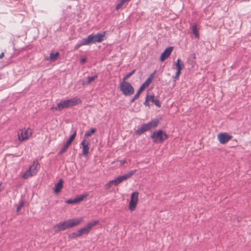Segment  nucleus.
<instances>
[{
  "label": "nucleus",
  "mask_w": 251,
  "mask_h": 251,
  "mask_svg": "<svg viewBox=\"0 0 251 251\" xmlns=\"http://www.w3.org/2000/svg\"><path fill=\"white\" fill-rule=\"evenodd\" d=\"M83 220L82 217L76 219H69L59 223L54 226V230L56 232L71 228L73 226L78 225Z\"/></svg>",
  "instance_id": "1"
},
{
  "label": "nucleus",
  "mask_w": 251,
  "mask_h": 251,
  "mask_svg": "<svg viewBox=\"0 0 251 251\" xmlns=\"http://www.w3.org/2000/svg\"><path fill=\"white\" fill-rule=\"evenodd\" d=\"M105 31L98 32L95 34H92L88 35L84 39L87 45L96 43H100L106 39Z\"/></svg>",
  "instance_id": "2"
},
{
  "label": "nucleus",
  "mask_w": 251,
  "mask_h": 251,
  "mask_svg": "<svg viewBox=\"0 0 251 251\" xmlns=\"http://www.w3.org/2000/svg\"><path fill=\"white\" fill-rule=\"evenodd\" d=\"M158 124L157 120H152L149 123L142 125L141 126L138 127L135 131V133L137 135H141L144 132L151 129L152 128L156 127Z\"/></svg>",
  "instance_id": "3"
},
{
  "label": "nucleus",
  "mask_w": 251,
  "mask_h": 251,
  "mask_svg": "<svg viewBox=\"0 0 251 251\" xmlns=\"http://www.w3.org/2000/svg\"><path fill=\"white\" fill-rule=\"evenodd\" d=\"M98 223L99 221L97 220L88 223L85 226L81 228L76 232L74 233L73 234L74 236L77 237L87 234L90 232L92 227L96 225Z\"/></svg>",
  "instance_id": "4"
},
{
  "label": "nucleus",
  "mask_w": 251,
  "mask_h": 251,
  "mask_svg": "<svg viewBox=\"0 0 251 251\" xmlns=\"http://www.w3.org/2000/svg\"><path fill=\"white\" fill-rule=\"evenodd\" d=\"M167 137L166 132L162 130L155 131L151 135V138L154 143H162Z\"/></svg>",
  "instance_id": "5"
},
{
  "label": "nucleus",
  "mask_w": 251,
  "mask_h": 251,
  "mask_svg": "<svg viewBox=\"0 0 251 251\" xmlns=\"http://www.w3.org/2000/svg\"><path fill=\"white\" fill-rule=\"evenodd\" d=\"M120 90L125 96H130L134 93L133 87L127 81H123L120 84Z\"/></svg>",
  "instance_id": "6"
},
{
  "label": "nucleus",
  "mask_w": 251,
  "mask_h": 251,
  "mask_svg": "<svg viewBox=\"0 0 251 251\" xmlns=\"http://www.w3.org/2000/svg\"><path fill=\"white\" fill-rule=\"evenodd\" d=\"M38 166H39V164L38 161H34L32 165L24 174L23 177L25 179H27L35 175L37 172V167Z\"/></svg>",
  "instance_id": "7"
},
{
  "label": "nucleus",
  "mask_w": 251,
  "mask_h": 251,
  "mask_svg": "<svg viewBox=\"0 0 251 251\" xmlns=\"http://www.w3.org/2000/svg\"><path fill=\"white\" fill-rule=\"evenodd\" d=\"M31 130L29 128L20 129L18 132L19 140L20 141L26 140L31 135Z\"/></svg>",
  "instance_id": "8"
},
{
  "label": "nucleus",
  "mask_w": 251,
  "mask_h": 251,
  "mask_svg": "<svg viewBox=\"0 0 251 251\" xmlns=\"http://www.w3.org/2000/svg\"><path fill=\"white\" fill-rule=\"evenodd\" d=\"M136 171V170H133L130 171V172L128 173L127 174H126L123 176H119L113 180H112L113 183H114V185H117L118 184L121 183L123 181L130 177L132 176H133L135 173Z\"/></svg>",
  "instance_id": "9"
},
{
  "label": "nucleus",
  "mask_w": 251,
  "mask_h": 251,
  "mask_svg": "<svg viewBox=\"0 0 251 251\" xmlns=\"http://www.w3.org/2000/svg\"><path fill=\"white\" fill-rule=\"evenodd\" d=\"M139 193L134 192L131 194L130 200L129 203V209L130 211L134 210L137 205Z\"/></svg>",
  "instance_id": "10"
},
{
  "label": "nucleus",
  "mask_w": 251,
  "mask_h": 251,
  "mask_svg": "<svg viewBox=\"0 0 251 251\" xmlns=\"http://www.w3.org/2000/svg\"><path fill=\"white\" fill-rule=\"evenodd\" d=\"M150 81V79H147L145 81V82L142 84V85L140 86L136 94L134 96L133 98L131 99L130 101L131 103L133 102L136 99H137L139 98L141 93L149 85Z\"/></svg>",
  "instance_id": "11"
},
{
  "label": "nucleus",
  "mask_w": 251,
  "mask_h": 251,
  "mask_svg": "<svg viewBox=\"0 0 251 251\" xmlns=\"http://www.w3.org/2000/svg\"><path fill=\"white\" fill-rule=\"evenodd\" d=\"M217 137L219 142L221 144H223L226 143L229 140H230L232 138V136L229 135L227 133L221 132L218 134Z\"/></svg>",
  "instance_id": "12"
},
{
  "label": "nucleus",
  "mask_w": 251,
  "mask_h": 251,
  "mask_svg": "<svg viewBox=\"0 0 251 251\" xmlns=\"http://www.w3.org/2000/svg\"><path fill=\"white\" fill-rule=\"evenodd\" d=\"M89 142L84 139L81 143L80 145L82 146V155L84 156H87L89 151Z\"/></svg>",
  "instance_id": "13"
},
{
  "label": "nucleus",
  "mask_w": 251,
  "mask_h": 251,
  "mask_svg": "<svg viewBox=\"0 0 251 251\" xmlns=\"http://www.w3.org/2000/svg\"><path fill=\"white\" fill-rule=\"evenodd\" d=\"M173 50V47H170L166 48L161 53L160 57V60L161 61H163L166 59H167L170 55Z\"/></svg>",
  "instance_id": "14"
},
{
  "label": "nucleus",
  "mask_w": 251,
  "mask_h": 251,
  "mask_svg": "<svg viewBox=\"0 0 251 251\" xmlns=\"http://www.w3.org/2000/svg\"><path fill=\"white\" fill-rule=\"evenodd\" d=\"M97 78H98L97 75H95L92 76H89V77H88L86 81H84L82 80H79L77 82V84H79L80 85H87L90 84L91 82H92L93 81H94Z\"/></svg>",
  "instance_id": "15"
},
{
  "label": "nucleus",
  "mask_w": 251,
  "mask_h": 251,
  "mask_svg": "<svg viewBox=\"0 0 251 251\" xmlns=\"http://www.w3.org/2000/svg\"><path fill=\"white\" fill-rule=\"evenodd\" d=\"M68 104L66 100H63L59 102L56 107H52L51 109H54L55 110L61 111L63 108H68Z\"/></svg>",
  "instance_id": "16"
},
{
  "label": "nucleus",
  "mask_w": 251,
  "mask_h": 251,
  "mask_svg": "<svg viewBox=\"0 0 251 251\" xmlns=\"http://www.w3.org/2000/svg\"><path fill=\"white\" fill-rule=\"evenodd\" d=\"M68 107L78 104L81 102L79 99L74 98L73 99L66 100Z\"/></svg>",
  "instance_id": "17"
},
{
  "label": "nucleus",
  "mask_w": 251,
  "mask_h": 251,
  "mask_svg": "<svg viewBox=\"0 0 251 251\" xmlns=\"http://www.w3.org/2000/svg\"><path fill=\"white\" fill-rule=\"evenodd\" d=\"M63 180L62 179H60L58 182L55 184L53 192L55 194H58L62 189L63 187Z\"/></svg>",
  "instance_id": "18"
},
{
  "label": "nucleus",
  "mask_w": 251,
  "mask_h": 251,
  "mask_svg": "<svg viewBox=\"0 0 251 251\" xmlns=\"http://www.w3.org/2000/svg\"><path fill=\"white\" fill-rule=\"evenodd\" d=\"M130 0H119L118 2L116 5V10H119L124 5L127 4V3L130 1Z\"/></svg>",
  "instance_id": "19"
},
{
  "label": "nucleus",
  "mask_w": 251,
  "mask_h": 251,
  "mask_svg": "<svg viewBox=\"0 0 251 251\" xmlns=\"http://www.w3.org/2000/svg\"><path fill=\"white\" fill-rule=\"evenodd\" d=\"M175 65L176 68V70L180 71V72H181V70L183 68L184 66L183 62L180 61L179 59L176 60V62L175 63Z\"/></svg>",
  "instance_id": "20"
},
{
  "label": "nucleus",
  "mask_w": 251,
  "mask_h": 251,
  "mask_svg": "<svg viewBox=\"0 0 251 251\" xmlns=\"http://www.w3.org/2000/svg\"><path fill=\"white\" fill-rule=\"evenodd\" d=\"M87 45L84 38H83L81 40L78 42L75 47V50H77L82 46Z\"/></svg>",
  "instance_id": "21"
},
{
  "label": "nucleus",
  "mask_w": 251,
  "mask_h": 251,
  "mask_svg": "<svg viewBox=\"0 0 251 251\" xmlns=\"http://www.w3.org/2000/svg\"><path fill=\"white\" fill-rule=\"evenodd\" d=\"M192 32L193 34L195 35V37L196 38H199V31L196 25H194L192 27Z\"/></svg>",
  "instance_id": "22"
},
{
  "label": "nucleus",
  "mask_w": 251,
  "mask_h": 251,
  "mask_svg": "<svg viewBox=\"0 0 251 251\" xmlns=\"http://www.w3.org/2000/svg\"><path fill=\"white\" fill-rule=\"evenodd\" d=\"M88 194L85 193L83 195H81L75 198V201L76 203L79 202L80 201H83L85 198H86L88 196Z\"/></svg>",
  "instance_id": "23"
},
{
  "label": "nucleus",
  "mask_w": 251,
  "mask_h": 251,
  "mask_svg": "<svg viewBox=\"0 0 251 251\" xmlns=\"http://www.w3.org/2000/svg\"><path fill=\"white\" fill-rule=\"evenodd\" d=\"M76 130H75L74 133L70 136L69 138L67 140L66 143L68 145H70L72 142L74 140L76 136Z\"/></svg>",
  "instance_id": "24"
},
{
  "label": "nucleus",
  "mask_w": 251,
  "mask_h": 251,
  "mask_svg": "<svg viewBox=\"0 0 251 251\" xmlns=\"http://www.w3.org/2000/svg\"><path fill=\"white\" fill-rule=\"evenodd\" d=\"M59 53L58 52L56 53H51L50 55V60L51 61L55 60L58 56Z\"/></svg>",
  "instance_id": "25"
},
{
  "label": "nucleus",
  "mask_w": 251,
  "mask_h": 251,
  "mask_svg": "<svg viewBox=\"0 0 251 251\" xmlns=\"http://www.w3.org/2000/svg\"><path fill=\"white\" fill-rule=\"evenodd\" d=\"M96 131V129L94 128H92L90 130L87 131L85 133L84 136L86 137H89L91 136L93 134H94Z\"/></svg>",
  "instance_id": "26"
},
{
  "label": "nucleus",
  "mask_w": 251,
  "mask_h": 251,
  "mask_svg": "<svg viewBox=\"0 0 251 251\" xmlns=\"http://www.w3.org/2000/svg\"><path fill=\"white\" fill-rule=\"evenodd\" d=\"M135 72V70H132L130 73L126 74L122 79L123 81H126V80L131 76Z\"/></svg>",
  "instance_id": "27"
},
{
  "label": "nucleus",
  "mask_w": 251,
  "mask_h": 251,
  "mask_svg": "<svg viewBox=\"0 0 251 251\" xmlns=\"http://www.w3.org/2000/svg\"><path fill=\"white\" fill-rule=\"evenodd\" d=\"M69 146L67 144H65L63 147H62V148L61 149L60 151L59 152V154L60 155H61L62 154H63L64 152H65L67 149H68V147Z\"/></svg>",
  "instance_id": "28"
},
{
  "label": "nucleus",
  "mask_w": 251,
  "mask_h": 251,
  "mask_svg": "<svg viewBox=\"0 0 251 251\" xmlns=\"http://www.w3.org/2000/svg\"><path fill=\"white\" fill-rule=\"evenodd\" d=\"M147 100H148L149 101H151L153 102L155 99L154 95H147L146 96Z\"/></svg>",
  "instance_id": "29"
},
{
  "label": "nucleus",
  "mask_w": 251,
  "mask_h": 251,
  "mask_svg": "<svg viewBox=\"0 0 251 251\" xmlns=\"http://www.w3.org/2000/svg\"><path fill=\"white\" fill-rule=\"evenodd\" d=\"M24 205V202L23 201L21 200L19 202V205L17 208V211L18 212L23 206Z\"/></svg>",
  "instance_id": "30"
},
{
  "label": "nucleus",
  "mask_w": 251,
  "mask_h": 251,
  "mask_svg": "<svg viewBox=\"0 0 251 251\" xmlns=\"http://www.w3.org/2000/svg\"><path fill=\"white\" fill-rule=\"evenodd\" d=\"M114 185L113 183L112 180L109 181L108 183H107L105 186L107 189H110L112 185Z\"/></svg>",
  "instance_id": "31"
},
{
  "label": "nucleus",
  "mask_w": 251,
  "mask_h": 251,
  "mask_svg": "<svg viewBox=\"0 0 251 251\" xmlns=\"http://www.w3.org/2000/svg\"><path fill=\"white\" fill-rule=\"evenodd\" d=\"M66 202L68 204H73L76 203L75 201V198L69 199L66 201Z\"/></svg>",
  "instance_id": "32"
},
{
  "label": "nucleus",
  "mask_w": 251,
  "mask_h": 251,
  "mask_svg": "<svg viewBox=\"0 0 251 251\" xmlns=\"http://www.w3.org/2000/svg\"><path fill=\"white\" fill-rule=\"evenodd\" d=\"M152 103H154L157 107H159L161 106V103L159 100L157 99H155L154 101Z\"/></svg>",
  "instance_id": "33"
},
{
  "label": "nucleus",
  "mask_w": 251,
  "mask_h": 251,
  "mask_svg": "<svg viewBox=\"0 0 251 251\" xmlns=\"http://www.w3.org/2000/svg\"><path fill=\"white\" fill-rule=\"evenodd\" d=\"M155 72H154L150 76V77L147 79H150V84L151 83L153 78L154 77V76L155 75Z\"/></svg>",
  "instance_id": "34"
},
{
  "label": "nucleus",
  "mask_w": 251,
  "mask_h": 251,
  "mask_svg": "<svg viewBox=\"0 0 251 251\" xmlns=\"http://www.w3.org/2000/svg\"><path fill=\"white\" fill-rule=\"evenodd\" d=\"M180 73H181V72H180V71L176 70V72L175 76H174V78H175L176 79L178 78L180 75Z\"/></svg>",
  "instance_id": "35"
},
{
  "label": "nucleus",
  "mask_w": 251,
  "mask_h": 251,
  "mask_svg": "<svg viewBox=\"0 0 251 251\" xmlns=\"http://www.w3.org/2000/svg\"><path fill=\"white\" fill-rule=\"evenodd\" d=\"M119 162L121 166L124 165L126 163V161L125 160H119Z\"/></svg>",
  "instance_id": "36"
},
{
  "label": "nucleus",
  "mask_w": 251,
  "mask_h": 251,
  "mask_svg": "<svg viewBox=\"0 0 251 251\" xmlns=\"http://www.w3.org/2000/svg\"><path fill=\"white\" fill-rule=\"evenodd\" d=\"M86 61V59L85 58H83L80 60V63L82 65L85 63Z\"/></svg>",
  "instance_id": "37"
},
{
  "label": "nucleus",
  "mask_w": 251,
  "mask_h": 251,
  "mask_svg": "<svg viewBox=\"0 0 251 251\" xmlns=\"http://www.w3.org/2000/svg\"><path fill=\"white\" fill-rule=\"evenodd\" d=\"M149 100H147V98H146V100H145V101L144 102V104L147 105V106H149L150 104L149 103Z\"/></svg>",
  "instance_id": "38"
},
{
  "label": "nucleus",
  "mask_w": 251,
  "mask_h": 251,
  "mask_svg": "<svg viewBox=\"0 0 251 251\" xmlns=\"http://www.w3.org/2000/svg\"><path fill=\"white\" fill-rule=\"evenodd\" d=\"M4 56V52H2L0 54V59H1Z\"/></svg>",
  "instance_id": "39"
},
{
  "label": "nucleus",
  "mask_w": 251,
  "mask_h": 251,
  "mask_svg": "<svg viewBox=\"0 0 251 251\" xmlns=\"http://www.w3.org/2000/svg\"><path fill=\"white\" fill-rule=\"evenodd\" d=\"M4 189V188L1 186V184H0V192H1Z\"/></svg>",
  "instance_id": "40"
},
{
  "label": "nucleus",
  "mask_w": 251,
  "mask_h": 251,
  "mask_svg": "<svg viewBox=\"0 0 251 251\" xmlns=\"http://www.w3.org/2000/svg\"><path fill=\"white\" fill-rule=\"evenodd\" d=\"M191 55H192V57L195 58V55L194 54H191Z\"/></svg>",
  "instance_id": "41"
}]
</instances>
